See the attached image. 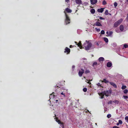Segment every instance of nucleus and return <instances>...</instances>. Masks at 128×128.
Wrapping results in <instances>:
<instances>
[{
	"label": "nucleus",
	"mask_w": 128,
	"mask_h": 128,
	"mask_svg": "<svg viewBox=\"0 0 128 128\" xmlns=\"http://www.w3.org/2000/svg\"><path fill=\"white\" fill-rule=\"evenodd\" d=\"M58 101V100H56V102H57Z\"/></svg>",
	"instance_id": "nucleus-54"
},
{
	"label": "nucleus",
	"mask_w": 128,
	"mask_h": 128,
	"mask_svg": "<svg viewBox=\"0 0 128 128\" xmlns=\"http://www.w3.org/2000/svg\"><path fill=\"white\" fill-rule=\"evenodd\" d=\"M85 73H86V74H87V73H89L90 72V71H89V70H86L85 72Z\"/></svg>",
	"instance_id": "nucleus-38"
},
{
	"label": "nucleus",
	"mask_w": 128,
	"mask_h": 128,
	"mask_svg": "<svg viewBox=\"0 0 128 128\" xmlns=\"http://www.w3.org/2000/svg\"><path fill=\"white\" fill-rule=\"evenodd\" d=\"M103 38L104 41L106 42H108V40L107 38L106 37H104V38Z\"/></svg>",
	"instance_id": "nucleus-20"
},
{
	"label": "nucleus",
	"mask_w": 128,
	"mask_h": 128,
	"mask_svg": "<svg viewBox=\"0 0 128 128\" xmlns=\"http://www.w3.org/2000/svg\"><path fill=\"white\" fill-rule=\"evenodd\" d=\"M120 30L122 31L124 30V27L123 25H121L120 26Z\"/></svg>",
	"instance_id": "nucleus-15"
},
{
	"label": "nucleus",
	"mask_w": 128,
	"mask_h": 128,
	"mask_svg": "<svg viewBox=\"0 0 128 128\" xmlns=\"http://www.w3.org/2000/svg\"><path fill=\"white\" fill-rule=\"evenodd\" d=\"M75 68V66H73L72 67V70H74V68Z\"/></svg>",
	"instance_id": "nucleus-40"
},
{
	"label": "nucleus",
	"mask_w": 128,
	"mask_h": 128,
	"mask_svg": "<svg viewBox=\"0 0 128 128\" xmlns=\"http://www.w3.org/2000/svg\"><path fill=\"white\" fill-rule=\"evenodd\" d=\"M77 10H76V12H77Z\"/></svg>",
	"instance_id": "nucleus-61"
},
{
	"label": "nucleus",
	"mask_w": 128,
	"mask_h": 128,
	"mask_svg": "<svg viewBox=\"0 0 128 128\" xmlns=\"http://www.w3.org/2000/svg\"><path fill=\"white\" fill-rule=\"evenodd\" d=\"M84 72V70L82 69L81 70H80V76H82V75L83 74Z\"/></svg>",
	"instance_id": "nucleus-21"
},
{
	"label": "nucleus",
	"mask_w": 128,
	"mask_h": 128,
	"mask_svg": "<svg viewBox=\"0 0 128 128\" xmlns=\"http://www.w3.org/2000/svg\"><path fill=\"white\" fill-rule=\"evenodd\" d=\"M106 4V2L105 0H104L102 2V4L104 5Z\"/></svg>",
	"instance_id": "nucleus-30"
},
{
	"label": "nucleus",
	"mask_w": 128,
	"mask_h": 128,
	"mask_svg": "<svg viewBox=\"0 0 128 128\" xmlns=\"http://www.w3.org/2000/svg\"><path fill=\"white\" fill-rule=\"evenodd\" d=\"M80 4H82V1L81 0L80 1Z\"/></svg>",
	"instance_id": "nucleus-59"
},
{
	"label": "nucleus",
	"mask_w": 128,
	"mask_h": 128,
	"mask_svg": "<svg viewBox=\"0 0 128 128\" xmlns=\"http://www.w3.org/2000/svg\"><path fill=\"white\" fill-rule=\"evenodd\" d=\"M78 75L80 76V70H79L78 72Z\"/></svg>",
	"instance_id": "nucleus-46"
},
{
	"label": "nucleus",
	"mask_w": 128,
	"mask_h": 128,
	"mask_svg": "<svg viewBox=\"0 0 128 128\" xmlns=\"http://www.w3.org/2000/svg\"><path fill=\"white\" fill-rule=\"evenodd\" d=\"M108 14H109L110 15H111V14H110L108 13Z\"/></svg>",
	"instance_id": "nucleus-55"
},
{
	"label": "nucleus",
	"mask_w": 128,
	"mask_h": 128,
	"mask_svg": "<svg viewBox=\"0 0 128 128\" xmlns=\"http://www.w3.org/2000/svg\"><path fill=\"white\" fill-rule=\"evenodd\" d=\"M61 94H62V95H64V97H65V94L64 93H63V92H62L61 93Z\"/></svg>",
	"instance_id": "nucleus-42"
},
{
	"label": "nucleus",
	"mask_w": 128,
	"mask_h": 128,
	"mask_svg": "<svg viewBox=\"0 0 128 128\" xmlns=\"http://www.w3.org/2000/svg\"><path fill=\"white\" fill-rule=\"evenodd\" d=\"M128 47V45L127 44H124V47L122 48V49H124V48H127Z\"/></svg>",
	"instance_id": "nucleus-22"
},
{
	"label": "nucleus",
	"mask_w": 128,
	"mask_h": 128,
	"mask_svg": "<svg viewBox=\"0 0 128 128\" xmlns=\"http://www.w3.org/2000/svg\"><path fill=\"white\" fill-rule=\"evenodd\" d=\"M88 112H89V111L88 110Z\"/></svg>",
	"instance_id": "nucleus-63"
},
{
	"label": "nucleus",
	"mask_w": 128,
	"mask_h": 128,
	"mask_svg": "<svg viewBox=\"0 0 128 128\" xmlns=\"http://www.w3.org/2000/svg\"><path fill=\"white\" fill-rule=\"evenodd\" d=\"M97 20H98V21H100V20H99V19H98Z\"/></svg>",
	"instance_id": "nucleus-53"
},
{
	"label": "nucleus",
	"mask_w": 128,
	"mask_h": 128,
	"mask_svg": "<svg viewBox=\"0 0 128 128\" xmlns=\"http://www.w3.org/2000/svg\"><path fill=\"white\" fill-rule=\"evenodd\" d=\"M96 125H97V124L96 123Z\"/></svg>",
	"instance_id": "nucleus-62"
},
{
	"label": "nucleus",
	"mask_w": 128,
	"mask_h": 128,
	"mask_svg": "<svg viewBox=\"0 0 128 128\" xmlns=\"http://www.w3.org/2000/svg\"><path fill=\"white\" fill-rule=\"evenodd\" d=\"M100 33L102 34H104L105 33L104 31L103 30H102L101 32Z\"/></svg>",
	"instance_id": "nucleus-32"
},
{
	"label": "nucleus",
	"mask_w": 128,
	"mask_h": 128,
	"mask_svg": "<svg viewBox=\"0 0 128 128\" xmlns=\"http://www.w3.org/2000/svg\"><path fill=\"white\" fill-rule=\"evenodd\" d=\"M104 59L103 57H100L98 59L99 61L100 62H102L104 60Z\"/></svg>",
	"instance_id": "nucleus-11"
},
{
	"label": "nucleus",
	"mask_w": 128,
	"mask_h": 128,
	"mask_svg": "<svg viewBox=\"0 0 128 128\" xmlns=\"http://www.w3.org/2000/svg\"><path fill=\"white\" fill-rule=\"evenodd\" d=\"M112 63L110 62H108L106 64V66L108 67H110L112 66Z\"/></svg>",
	"instance_id": "nucleus-13"
},
{
	"label": "nucleus",
	"mask_w": 128,
	"mask_h": 128,
	"mask_svg": "<svg viewBox=\"0 0 128 128\" xmlns=\"http://www.w3.org/2000/svg\"><path fill=\"white\" fill-rule=\"evenodd\" d=\"M96 44H97L98 46V45H99V44H98V43H97Z\"/></svg>",
	"instance_id": "nucleus-58"
},
{
	"label": "nucleus",
	"mask_w": 128,
	"mask_h": 128,
	"mask_svg": "<svg viewBox=\"0 0 128 128\" xmlns=\"http://www.w3.org/2000/svg\"><path fill=\"white\" fill-rule=\"evenodd\" d=\"M100 20H104V18H103L102 17H100Z\"/></svg>",
	"instance_id": "nucleus-43"
},
{
	"label": "nucleus",
	"mask_w": 128,
	"mask_h": 128,
	"mask_svg": "<svg viewBox=\"0 0 128 128\" xmlns=\"http://www.w3.org/2000/svg\"><path fill=\"white\" fill-rule=\"evenodd\" d=\"M74 46H72V45H70V48H71L73 47Z\"/></svg>",
	"instance_id": "nucleus-44"
},
{
	"label": "nucleus",
	"mask_w": 128,
	"mask_h": 128,
	"mask_svg": "<svg viewBox=\"0 0 128 128\" xmlns=\"http://www.w3.org/2000/svg\"><path fill=\"white\" fill-rule=\"evenodd\" d=\"M83 59H84V60H86V59L85 58H83Z\"/></svg>",
	"instance_id": "nucleus-56"
},
{
	"label": "nucleus",
	"mask_w": 128,
	"mask_h": 128,
	"mask_svg": "<svg viewBox=\"0 0 128 128\" xmlns=\"http://www.w3.org/2000/svg\"><path fill=\"white\" fill-rule=\"evenodd\" d=\"M92 80H89V81H90H90H92Z\"/></svg>",
	"instance_id": "nucleus-60"
},
{
	"label": "nucleus",
	"mask_w": 128,
	"mask_h": 128,
	"mask_svg": "<svg viewBox=\"0 0 128 128\" xmlns=\"http://www.w3.org/2000/svg\"><path fill=\"white\" fill-rule=\"evenodd\" d=\"M123 97L124 99H126L128 98V96H123Z\"/></svg>",
	"instance_id": "nucleus-41"
},
{
	"label": "nucleus",
	"mask_w": 128,
	"mask_h": 128,
	"mask_svg": "<svg viewBox=\"0 0 128 128\" xmlns=\"http://www.w3.org/2000/svg\"><path fill=\"white\" fill-rule=\"evenodd\" d=\"M64 12L65 14L66 17V18L65 20V22L66 24H67L70 23V20L69 16H68V15L66 14L65 11Z\"/></svg>",
	"instance_id": "nucleus-3"
},
{
	"label": "nucleus",
	"mask_w": 128,
	"mask_h": 128,
	"mask_svg": "<svg viewBox=\"0 0 128 128\" xmlns=\"http://www.w3.org/2000/svg\"><path fill=\"white\" fill-rule=\"evenodd\" d=\"M98 94L100 96V98H104V95L108 96L109 95V93L108 91L107 90L102 92L100 93H98Z\"/></svg>",
	"instance_id": "nucleus-2"
},
{
	"label": "nucleus",
	"mask_w": 128,
	"mask_h": 128,
	"mask_svg": "<svg viewBox=\"0 0 128 128\" xmlns=\"http://www.w3.org/2000/svg\"><path fill=\"white\" fill-rule=\"evenodd\" d=\"M128 90H126L125 89L124 90V93L125 94H126L128 92Z\"/></svg>",
	"instance_id": "nucleus-34"
},
{
	"label": "nucleus",
	"mask_w": 128,
	"mask_h": 128,
	"mask_svg": "<svg viewBox=\"0 0 128 128\" xmlns=\"http://www.w3.org/2000/svg\"><path fill=\"white\" fill-rule=\"evenodd\" d=\"M99 64L96 62H95L93 63L92 66L94 68L96 67V66L98 65Z\"/></svg>",
	"instance_id": "nucleus-10"
},
{
	"label": "nucleus",
	"mask_w": 128,
	"mask_h": 128,
	"mask_svg": "<svg viewBox=\"0 0 128 128\" xmlns=\"http://www.w3.org/2000/svg\"><path fill=\"white\" fill-rule=\"evenodd\" d=\"M75 42L78 45V46L80 48V41L78 42V43L77 42Z\"/></svg>",
	"instance_id": "nucleus-17"
},
{
	"label": "nucleus",
	"mask_w": 128,
	"mask_h": 128,
	"mask_svg": "<svg viewBox=\"0 0 128 128\" xmlns=\"http://www.w3.org/2000/svg\"><path fill=\"white\" fill-rule=\"evenodd\" d=\"M126 2H127V3L128 4V0H126Z\"/></svg>",
	"instance_id": "nucleus-52"
},
{
	"label": "nucleus",
	"mask_w": 128,
	"mask_h": 128,
	"mask_svg": "<svg viewBox=\"0 0 128 128\" xmlns=\"http://www.w3.org/2000/svg\"><path fill=\"white\" fill-rule=\"evenodd\" d=\"M70 49L67 47H66L65 49L64 52L66 53L67 54L69 53L70 52Z\"/></svg>",
	"instance_id": "nucleus-5"
},
{
	"label": "nucleus",
	"mask_w": 128,
	"mask_h": 128,
	"mask_svg": "<svg viewBox=\"0 0 128 128\" xmlns=\"http://www.w3.org/2000/svg\"><path fill=\"white\" fill-rule=\"evenodd\" d=\"M117 5H118V4L116 2H114V5L115 7H116L117 6Z\"/></svg>",
	"instance_id": "nucleus-36"
},
{
	"label": "nucleus",
	"mask_w": 128,
	"mask_h": 128,
	"mask_svg": "<svg viewBox=\"0 0 128 128\" xmlns=\"http://www.w3.org/2000/svg\"><path fill=\"white\" fill-rule=\"evenodd\" d=\"M113 33V32H109L108 34V36H110Z\"/></svg>",
	"instance_id": "nucleus-29"
},
{
	"label": "nucleus",
	"mask_w": 128,
	"mask_h": 128,
	"mask_svg": "<svg viewBox=\"0 0 128 128\" xmlns=\"http://www.w3.org/2000/svg\"><path fill=\"white\" fill-rule=\"evenodd\" d=\"M65 1L66 2H68L69 1V0H65Z\"/></svg>",
	"instance_id": "nucleus-47"
},
{
	"label": "nucleus",
	"mask_w": 128,
	"mask_h": 128,
	"mask_svg": "<svg viewBox=\"0 0 128 128\" xmlns=\"http://www.w3.org/2000/svg\"><path fill=\"white\" fill-rule=\"evenodd\" d=\"M102 82H104L106 83H107L108 82V81L106 80V79H104L103 80V81H102Z\"/></svg>",
	"instance_id": "nucleus-23"
},
{
	"label": "nucleus",
	"mask_w": 128,
	"mask_h": 128,
	"mask_svg": "<svg viewBox=\"0 0 128 128\" xmlns=\"http://www.w3.org/2000/svg\"><path fill=\"white\" fill-rule=\"evenodd\" d=\"M58 87V86L57 85H56V86H55V87L56 88V87Z\"/></svg>",
	"instance_id": "nucleus-57"
},
{
	"label": "nucleus",
	"mask_w": 128,
	"mask_h": 128,
	"mask_svg": "<svg viewBox=\"0 0 128 128\" xmlns=\"http://www.w3.org/2000/svg\"><path fill=\"white\" fill-rule=\"evenodd\" d=\"M108 33H109V32H108V31L107 32H106V34H108Z\"/></svg>",
	"instance_id": "nucleus-50"
},
{
	"label": "nucleus",
	"mask_w": 128,
	"mask_h": 128,
	"mask_svg": "<svg viewBox=\"0 0 128 128\" xmlns=\"http://www.w3.org/2000/svg\"><path fill=\"white\" fill-rule=\"evenodd\" d=\"M95 12V10L94 9H92L90 10V12L92 14H94Z\"/></svg>",
	"instance_id": "nucleus-19"
},
{
	"label": "nucleus",
	"mask_w": 128,
	"mask_h": 128,
	"mask_svg": "<svg viewBox=\"0 0 128 128\" xmlns=\"http://www.w3.org/2000/svg\"><path fill=\"white\" fill-rule=\"evenodd\" d=\"M113 102L115 103L116 104H118L119 103V101L118 100H115L113 101Z\"/></svg>",
	"instance_id": "nucleus-18"
},
{
	"label": "nucleus",
	"mask_w": 128,
	"mask_h": 128,
	"mask_svg": "<svg viewBox=\"0 0 128 128\" xmlns=\"http://www.w3.org/2000/svg\"><path fill=\"white\" fill-rule=\"evenodd\" d=\"M104 10V8H102L100 9H98V11L102 13L103 12Z\"/></svg>",
	"instance_id": "nucleus-16"
},
{
	"label": "nucleus",
	"mask_w": 128,
	"mask_h": 128,
	"mask_svg": "<svg viewBox=\"0 0 128 128\" xmlns=\"http://www.w3.org/2000/svg\"><path fill=\"white\" fill-rule=\"evenodd\" d=\"M120 124L118 122L116 124V125H117V126H118Z\"/></svg>",
	"instance_id": "nucleus-49"
},
{
	"label": "nucleus",
	"mask_w": 128,
	"mask_h": 128,
	"mask_svg": "<svg viewBox=\"0 0 128 128\" xmlns=\"http://www.w3.org/2000/svg\"><path fill=\"white\" fill-rule=\"evenodd\" d=\"M118 122L120 124H122V122L121 120H118Z\"/></svg>",
	"instance_id": "nucleus-35"
},
{
	"label": "nucleus",
	"mask_w": 128,
	"mask_h": 128,
	"mask_svg": "<svg viewBox=\"0 0 128 128\" xmlns=\"http://www.w3.org/2000/svg\"><path fill=\"white\" fill-rule=\"evenodd\" d=\"M86 82L90 84H91V82H90V81H88V80H87L86 81Z\"/></svg>",
	"instance_id": "nucleus-39"
},
{
	"label": "nucleus",
	"mask_w": 128,
	"mask_h": 128,
	"mask_svg": "<svg viewBox=\"0 0 128 128\" xmlns=\"http://www.w3.org/2000/svg\"><path fill=\"white\" fill-rule=\"evenodd\" d=\"M56 122H58V123L59 124H62V123L60 121V120L58 119V118H56Z\"/></svg>",
	"instance_id": "nucleus-12"
},
{
	"label": "nucleus",
	"mask_w": 128,
	"mask_h": 128,
	"mask_svg": "<svg viewBox=\"0 0 128 128\" xmlns=\"http://www.w3.org/2000/svg\"><path fill=\"white\" fill-rule=\"evenodd\" d=\"M97 85L98 86H100V83H98L97 84Z\"/></svg>",
	"instance_id": "nucleus-45"
},
{
	"label": "nucleus",
	"mask_w": 128,
	"mask_h": 128,
	"mask_svg": "<svg viewBox=\"0 0 128 128\" xmlns=\"http://www.w3.org/2000/svg\"><path fill=\"white\" fill-rule=\"evenodd\" d=\"M126 88V86H122V88L123 89H124Z\"/></svg>",
	"instance_id": "nucleus-26"
},
{
	"label": "nucleus",
	"mask_w": 128,
	"mask_h": 128,
	"mask_svg": "<svg viewBox=\"0 0 128 128\" xmlns=\"http://www.w3.org/2000/svg\"><path fill=\"white\" fill-rule=\"evenodd\" d=\"M107 117L108 118H110L111 117V115L110 114H108L107 115Z\"/></svg>",
	"instance_id": "nucleus-27"
},
{
	"label": "nucleus",
	"mask_w": 128,
	"mask_h": 128,
	"mask_svg": "<svg viewBox=\"0 0 128 128\" xmlns=\"http://www.w3.org/2000/svg\"><path fill=\"white\" fill-rule=\"evenodd\" d=\"M76 3L79 4H80V0H75Z\"/></svg>",
	"instance_id": "nucleus-24"
},
{
	"label": "nucleus",
	"mask_w": 128,
	"mask_h": 128,
	"mask_svg": "<svg viewBox=\"0 0 128 128\" xmlns=\"http://www.w3.org/2000/svg\"><path fill=\"white\" fill-rule=\"evenodd\" d=\"M80 49H81V48H82V44H81V42H80Z\"/></svg>",
	"instance_id": "nucleus-48"
},
{
	"label": "nucleus",
	"mask_w": 128,
	"mask_h": 128,
	"mask_svg": "<svg viewBox=\"0 0 128 128\" xmlns=\"http://www.w3.org/2000/svg\"><path fill=\"white\" fill-rule=\"evenodd\" d=\"M95 30L97 32H99L100 31V28L98 29L96 28H95Z\"/></svg>",
	"instance_id": "nucleus-28"
},
{
	"label": "nucleus",
	"mask_w": 128,
	"mask_h": 128,
	"mask_svg": "<svg viewBox=\"0 0 128 128\" xmlns=\"http://www.w3.org/2000/svg\"><path fill=\"white\" fill-rule=\"evenodd\" d=\"M104 14L106 15H108V10H106L105 11Z\"/></svg>",
	"instance_id": "nucleus-25"
},
{
	"label": "nucleus",
	"mask_w": 128,
	"mask_h": 128,
	"mask_svg": "<svg viewBox=\"0 0 128 128\" xmlns=\"http://www.w3.org/2000/svg\"><path fill=\"white\" fill-rule=\"evenodd\" d=\"M96 25V26H102V25L99 22H97L95 23L94 24L93 26Z\"/></svg>",
	"instance_id": "nucleus-9"
},
{
	"label": "nucleus",
	"mask_w": 128,
	"mask_h": 128,
	"mask_svg": "<svg viewBox=\"0 0 128 128\" xmlns=\"http://www.w3.org/2000/svg\"><path fill=\"white\" fill-rule=\"evenodd\" d=\"M126 18L127 19H128V16L126 17Z\"/></svg>",
	"instance_id": "nucleus-51"
},
{
	"label": "nucleus",
	"mask_w": 128,
	"mask_h": 128,
	"mask_svg": "<svg viewBox=\"0 0 128 128\" xmlns=\"http://www.w3.org/2000/svg\"><path fill=\"white\" fill-rule=\"evenodd\" d=\"M83 90L84 92H86L87 91V89L86 88H83Z\"/></svg>",
	"instance_id": "nucleus-33"
},
{
	"label": "nucleus",
	"mask_w": 128,
	"mask_h": 128,
	"mask_svg": "<svg viewBox=\"0 0 128 128\" xmlns=\"http://www.w3.org/2000/svg\"><path fill=\"white\" fill-rule=\"evenodd\" d=\"M91 3L92 4H94L97 2V0H90Z\"/></svg>",
	"instance_id": "nucleus-6"
},
{
	"label": "nucleus",
	"mask_w": 128,
	"mask_h": 128,
	"mask_svg": "<svg viewBox=\"0 0 128 128\" xmlns=\"http://www.w3.org/2000/svg\"><path fill=\"white\" fill-rule=\"evenodd\" d=\"M54 93L53 92L50 95V99L51 98H54Z\"/></svg>",
	"instance_id": "nucleus-14"
},
{
	"label": "nucleus",
	"mask_w": 128,
	"mask_h": 128,
	"mask_svg": "<svg viewBox=\"0 0 128 128\" xmlns=\"http://www.w3.org/2000/svg\"><path fill=\"white\" fill-rule=\"evenodd\" d=\"M86 43L83 44V46L85 48V50H91L94 48L90 41L86 40Z\"/></svg>",
	"instance_id": "nucleus-1"
},
{
	"label": "nucleus",
	"mask_w": 128,
	"mask_h": 128,
	"mask_svg": "<svg viewBox=\"0 0 128 128\" xmlns=\"http://www.w3.org/2000/svg\"><path fill=\"white\" fill-rule=\"evenodd\" d=\"M109 83L114 88H117V86L113 82H109Z\"/></svg>",
	"instance_id": "nucleus-8"
},
{
	"label": "nucleus",
	"mask_w": 128,
	"mask_h": 128,
	"mask_svg": "<svg viewBox=\"0 0 128 128\" xmlns=\"http://www.w3.org/2000/svg\"><path fill=\"white\" fill-rule=\"evenodd\" d=\"M125 119L126 120L127 122H128V116H126L125 118Z\"/></svg>",
	"instance_id": "nucleus-31"
},
{
	"label": "nucleus",
	"mask_w": 128,
	"mask_h": 128,
	"mask_svg": "<svg viewBox=\"0 0 128 128\" xmlns=\"http://www.w3.org/2000/svg\"><path fill=\"white\" fill-rule=\"evenodd\" d=\"M65 12H66L67 13H70L72 12V10L70 9L67 8H66L65 9Z\"/></svg>",
	"instance_id": "nucleus-7"
},
{
	"label": "nucleus",
	"mask_w": 128,
	"mask_h": 128,
	"mask_svg": "<svg viewBox=\"0 0 128 128\" xmlns=\"http://www.w3.org/2000/svg\"><path fill=\"white\" fill-rule=\"evenodd\" d=\"M122 20H123L122 18L120 19L119 20L114 23V27L115 28L117 27L121 23Z\"/></svg>",
	"instance_id": "nucleus-4"
},
{
	"label": "nucleus",
	"mask_w": 128,
	"mask_h": 128,
	"mask_svg": "<svg viewBox=\"0 0 128 128\" xmlns=\"http://www.w3.org/2000/svg\"><path fill=\"white\" fill-rule=\"evenodd\" d=\"M112 100H110L108 102V104H112Z\"/></svg>",
	"instance_id": "nucleus-37"
}]
</instances>
